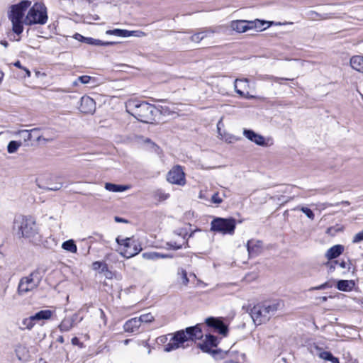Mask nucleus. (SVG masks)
<instances>
[{
    "mask_svg": "<svg viewBox=\"0 0 363 363\" xmlns=\"http://www.w3.org/2000/svg\"><path fill=\"white\" fill-rule=\"evenodd\" d=\"M203 337L202 330L199 325L188 327L172 334L169 342L164 345V351L169 352L180 347L184 348V343L189 341L200 340Z\"/></svg>",
    "mask_w": 363,
    "mask_h": 363,
    "instance_id": "obj_1",
    "label": "nucleus"
},
{
    "mask_svg": "<svg viewBox=\"0 0 363 363\" xmlns=\"http://www.w3.org/2000/svg\"><path fill=\"white\" fill-rule=\"evenodd\" d=\"M14 228H16L21 237L28 239L31 242L38 245L42 241V235L32 216H21L14 221Z\"/></svg>",
    "mask_w": 363,
    "mask_h": 363,
    "instance_id": "obj_2",
    "label": "nucleus"
},
{
    "mask_svg": "<svg viewBox=\"0 0 363 363\" xmlns=\"http://www.w3.org/2000/svg\"><path fill=\"white\" fill-rule=\"evenodd\" d=\"M125 108L128 113L140 122L149 123L154 120L155 108L147 102L130 99L125 103Z\"/></svg>",
    "mask_w": 363,
    "mask_h": 363,
    "instance_id": "obj_3",
    "label": "nucleus"
},
{
    "mask_svg": "<svg viewBox=\"0 0 363 363\" xmlns=\"http://www.w3.org/2000/svg\"><path fill=\"white\" fill-rule=\"evenodd\" d=\"M48 16L47 8L43 3L36 2L29 9L24 23L26 25H45L48 22Z\"/></svg>",
    "mask_w": 363,
    "mask_h": 363,
    "instance_id": "obj_4",
    "label": "nucleus"
},
{
    "mask_svg": "<svg viewBox=\"0 0 363 363\" xmlns=\"http://www.w3.org/2000/svg\"><path fill=\"white\" fill-rule=\"evenodd\" d=\"M116 241L121 247H123L120 250V255L125 258H131L142 250L141 245L133 237L122 238L121 236H118Z\"/></svg>",
    "mask_w": 363,
    "mask_h": 363,
    "instance_id": "obj_5",
    "label": "nucleus"
},
{
    "mask_svg": "<svg viewBox=\"0 0 363 363\" xmlns=\"http://www.w3.org/2000/svg\"><path fill=\"white\" fill-rule=\"evenodd\" d=\"M42 279V277L38 269L34 270L26 277L20 279L18 286V293L19 295H24L29 291L36 289Z\"/></svg>",
    "mask_w": 363,
    "mask_h": 363,
    "instance_id": "obj_6",
    "label": "nucleus"
},
{
    "mask_svg": "<svg viewBox=\"0 0 363 363\" xmlns=\"http://www.w3.org/2000/svg\"><path fill=\"white\" fill-rule=\"evenodd\" d=\"M235 226L236 221L233 218H215L211 223V230L223 235H233Z\"/></svg>",
    "mask_w": 363,
    "mask_h": 363,
    "instance_id": "obj_7",
    "label": "nucleus"
},
{
    "mask_svg": "<svg viewBox=\"0 0 363 363\" xmlns=\"http://www.w3.org/2000/svg\"><path fill=\"white\" fill-rule=\"evenodd\" d=\"M266 23L265 21L256 20L254 21L238 20L231 23V28L233 30L238 33H245L248 30L253 28H259L262 30V26Z\"/></svg>",
    "mask_w": 363,
    "mask_h": 363,
    "instance_id": "obj_8",
    "label": "nucleus"
},
{
    "mask_svg": "<svg viewBox=\"0 0 363 363\" xmlns=\"http://www.w3.org/2000/svg\"><path fill=\"white\" fill-rule=\"evenodd\" d=\"M167 180L172 184L184 186L186 184V174L181 165H174L167 173Z\"/></svg>",
    "mask_w": 363,
    "mask_h": 363,
    "instance_id": "obj_9",
    "label": "nucleus"
},
{
    "mask_svg": "<svg viewBox=\"0 0 363 363\" xmlns=\"http://www.w3.org/2000/svg\"><path fill=\"white\" fill-rule=\"evenodd\" d=\"M30 4L31 1L22 0L18 4L11 6L9 18L10 20H23L25 11Z\"/></svg>",
    "mask_w": 363,
    "mask_h": 363,
    "instance_id": "obj_10",
    "label": "nucleus"
},
{
    "mask_svg": "<svg viewBox=\"0 0 363 363\" xmlns=\"http://www.w3.org/2000/svg\"><path fill=\"white\" fill-rule=\"evenodd\" d=\"M262 305L258 304L250 309V315L256 325H261L269 320Z\"/></svg>",
    "mask_w": 363,
    "mask_h": 363,
    "instance_id": "obj_11",
    "label": "nucleus"
},
{
    "mask_svg": "<svg viewBox=\"0 0 363 363\" xmlns=\"http://www.w3.org/2000/svg\"><path fill=\"white\" fill-rule=\"evenodd\" d=\"M206 323L208 326L213 328L223 336H225L228 334V326L218 318L213 317L208 318L206 320Z\"/></svg>",
    "mask_w": 363,
    "mask_h": 363,
    "instance_id": "obj_12",
    "label": "nucleus"
},
{
    "mask_svg": "<svg viewBox=\"0 0 363 363\" xmlns=\"http://www.w3.org/2000/svg\"><path fill=\"white\" fill-rule=\"evenodd\" d=\"M80 111L84 113H93L96 108V103L89 96H84L81 98Z\"/></svg>",
    "mask_w": 363,
    "mask_h": 363,
    "instance_id": "obj_13",
    "label": "nucleus"
},
{
    "mask_svg": "<svg viewBox=\"0 0 363 363\" xmlns=\"http://www.w3.org/2000/svg\"><path fill=\"white\" fill-rule=\"evenodd\" d=\"M247 250L250 257H256L262 250V242L260 240H250L247 242Z\"/></svg>",
    "mask_w": 363,
    "mask_h": 363,
    "instance_id": "obj_14",
    "label": "nucleus"
},
{
    "mask_svg": "<svg viewBox=\"0 0 363 363\" xmlns=\"http://www.w3.org/2000/svg\"><path fill=\"white\" fill-rule=\"evenodd\" d=\"M243 135L250 141L254 142L255 144L261 146L265 145V139L264 138L256 133L252 130L245 129L243 130Z\"/></svg>",
    "mask_w": 363,
    "mask_h": 363,
    "instance_id": "obj_15",
    "label": "nucleus"
},
{
    "mask_svg": "<svg viewBox=\"0 0 363 363\" xmlns=\"http://www.w3.org/2000/svg\"><path fill=\"white\" fill-rule=\"evenodd\" d=\"M142 257L145 259L157 260L159 259L173 258L174 255L160 253L157 252H147L143 253Z\"/></svg>",
    "mask_w": 363,
    "mask_h": 363,
    "instance_id": "obj_16",
    "label": "nucleus"
},
{
    "mask_svg": "<svg viewBox=\"0 0 363 363\" xmlns=\"http://www.w3.org/2000/svg\"><path fill=\"white\" fill-rule=\"evenodd\" d=\"M140 325V320L135 317L127 320L123 325V328L125 332L134 333L139 329Z\"/></svg>",
    "mask_w": 363,
    "mask_h": 363,
    "instance_id": "obj_17",
    "label": "nucleus"
},
{
    "mask_svg": "<svg viewBox=\"0 0 363 363\" xmlns=\"http://www.w3.org/2000/svg\"><path fill=\"white\" fill-rule=\"evenodd\" d=\"M344 251V246L342 245H335L329 248L325 254L328 259H333L339 257Z\"/></svg>",
    "mask_w": 363,
    "mask_h": 363,
    "instance_id": "obj_18",
    "label": "nucleus"
},
{
    "mask_svg": "<svg viewBox=\"0 0 363 363\" xmlns=\"http://www.w3.org/2000/svg\"><path fill=\"white\" fill-rule=\"evenodd\" d=\"M308 19L311 21L326 20L333 18L331 13H319L315 11H309L306 13Z\"/></svg>",
    "mask_w": 363,
    "mask_h": 363,
    "instance_id": "obj_19",
    "label": "nucleus"
},
{
    "mask_svg": "<svg viewBox=\"0 0 363 363\" xmlns=\"http://www.w3.org/2000/svg\"><path fill=\"white\" fill-rule=\"evenodd\" d=\"M77 319V315H74L71 318H65L59 325L61 332H68L74 326V321Z\"/></svg>",
    "mask_w": 363,
    "mask_h": 363,
    "instance_id": "obj_20",
    "label": "nucleus"
},
{
    "mask_svg": "<svg viewBox=\"0 0 363 363\" xmlns=\"http://www.w3.org/2000/svg\"><path fill=\"white\" fill-rule=\"evenodd\" d=\"M135 33H136V31H130L128 30L119 29V28H116L113 30H108L106 31V33L107 35H113L123 37V38L135 35Z\"/></svg>",
    "mask_w": 363,
    "mask_h": 363,
    "instance_id": "obj_21",
    "label": "nucleus"
},
{
    "mask_svg": "<svg viewBox=\"0 0 363 363\" xmlns=\"http://www.w3.org/2000/svg\"><path fill=\"white\" fill-rule=\"evenodd\" d=\"M40 130V129L38 128H33L30 130H21L18 131L16 134L19 135L24 142H28L33 139V135L36 132H39Z\"/></svg>",
    "mask_w": 363,
    "mask_h": 363,
    "instance_id": "obj_22",
    "label": "nucleus"
},
{
    "mask_svg": "<svg viewBox=\"0 0 363 363\" xmlns=\"http://www.w3.org/2000/svg\"><path fill=\"white\" fill-rule=\"evenodd\" d=\"M350 65L352 69L363 72V57L359 55L353 56L350 59Z\"/></svg>",
    "mask_w": 363,
    "mask_h": 363,
    "instance_id": "obj_23",
    "label": "nucleus"
},
{
    "mask_svg": "<svg viewBox=\"0 0 363 363\" xmlns=\"http://www.w3.org/2000/svg\"><path fill=\"white\" fill-rule=\"evenodd\" d=\"M354 283L352 280H340L337 283V289L342 291H351Z\"/></svg>",
    "mask_w": 363,
    "mask_h": 363,
    "instance_id": "obj_24",
    "label": "nucleus"
},
{
    "mask_svg": "<svg viewBox=\"0 0 363 363\" xmlns=\"http://www.w3.org/2000/svg\"><path fill=\"white\" fill-rule=\"evenodd\" d=\"M198 347L201 349V350L203 352L208 353L212 354L213 357H216L217 354L220 352V350H212L211 347L206 341L203 340L202 342L198 344Z\"/></svg>",
    "mask_w": 363,
    "mask_h": 363,
    "instance_id": "obj_25",
    "label": "nucleus"
},
{
    "mask_svg": "<svg viewBox=\"0 0 363 363\" xmlns=\"http://www.w3.org/2000/svg\"><path fill=\"white\" fill-rule=\"evenodd\" d=\"M105 189L111 192H123L129 189L128 186L106 183Z\"/></svg>",
    "mask_w": 363,
    "mask_h": 363,
    "instance_id": "obj_26",
    "label": "nucleus"
},
{
    "mask_svg": "<svg viewBox=\"0 0 363 363\" xmlns=\"http://www.w3.org/2000/svg\"><path fill=\"white\" fill-rule=\"evenodd\" d=\"M114 42H104L99 39H95L91 37H87L86 44L95 45V46H108L115 44Z\"/></svg>",
    "mask_w": 363,
    "mask_h": 363,
    "instance_id": "obj_27",
    "label": "nucleus"
},
{
    "mask_svg": "<svg viewBox=\"0 0 363 363\" xmlns=\"http://www.w3.org/2000/svg\"><path fill=\"white\" fill-rule=\"evenodd\" d=\"M52 311L50 310H42L33 315L35 320H48L51 318Z\"/></svg>",
    "mask_w": 363,
    "mask_h": 363,
    "instance_id": "obj_28",
    "label": "nucleus"
},
{
    "mask_svg": "<svg viewBox=\"0 0 363 363\" xmlns=\"http://www.w3.org/2000/svg\"><path fill=\"white\" fill-rule=\"evenodd\" d=\"M62 248L67 252L76 253L77 251V245L73 240H69L62 244Z\"/></svg>",
    "mask_w": 363,
    "mask_h": 363,
    "instance_id": "obj_29",
    "label": "nucleus"
},
{
    "mask_svg": "<svg viewBox=\"0 0 363 363\" xmlns=\"http://www.w3.org/2000/svg\"><path fill=\"white\" fill-rule=\"evenodd\" d=\"M264 307V309L265 310V313L268 316V319L269 320L270 318L274 315L276 313V311L278 309L279 304L277 303H272V304H264L262 305Z\"/></svg>",
    "mask_w": 363,
    "mask_h": 363,
    "instance_id": "obj_30",
    "label": "nucleus"
},
{
    "mask_svg": "<svg viewBox=\"0 0 363 363\" xmlns=\"http://www.w3.org/2000/svg\"><path fill=\"white\" fill-rule=\"evenodd\" d=\"M21 141L11 140L7 145V152L9 154H13L17 152L18 148L22 146Z\"/></svg>",
    "mask_w": 363,
    "mask_h": 363,
    "instance_id": "obj_31",
    "label": "nucleus"
},
{
    "mask_svg": "<svg viewBox=\"0 0 363 363\" xmlns=\"http://www.w3.org/2000/svg\"><path fill=\"white\" fill-rule=\"evenodd\" d=\"M12 23V30L17 35L21 34L23 30V20H11Z\"/></svg>",
    "mask_w": 363,
    "mask_h": 363,
    "instance_id": "obj_32",
    "label": "nucleus"
},
{
    "mask_svg": "<svg viewBox=\"0 0 363 363\" xmlns=\"http://www.w3.org/2000/svg\"><path fill=\"white\" fill-rule=\"evenodd\" d=\"M211 32L208 30L201 31L197 33L194 34L191 37V40L194 43H199L204 38L208 36V34H210Z\"/></svg>",
    "mask_w": 363,
    "mask_h": 363,
    "instance_id": "obj_33",
    "label": "nucleus"
},
{
    "mask_svg": "<svg viewBox=\"0 0 363 363\" xmlns=\"http://www.w3.org/2000/svg\"><path fill=\"white\" fill-rule=\"evenodd\" d=\"M35 320V318H33V315L30 316L29 318L23 319L22 321V324L24 327L22 328L21 329L22 330H23V329L31 330L35 325L34 324Z\"/></svg>",
    "mask_w": 363,
    "mask_h": 363,
    "instance_id": "obj_34",
    "label": "nucleus"
},
{
    "mask_svg": "<svg viewBox=\"0 0 363 363\" xmlns=\"http://www.w3.org/2000/svg\"><path fill=\"white\" fill-rule=\"evenodd\" d=\"M320 357L325 360L330 361L332 363H339L338 359L330 352H323L320 354Z\"/></svg>",
    "mask_w": 363,
    "mask_h": 363,
    "instance_id": "obj_35",
    "label": "nucleus"
},
{
    "mask_svg": "<svg viewBox=\"0 0 363 363\" xmlns=\"http://www.w3.org/2000/svg\"><path fill=\"white\" fill-rule=\"evenodd\" d=\"M140 324L143 323H148L154 320V316L151 313L143 314L138 318Z\"/></svg>",
    "mask_w": 363,
    "mask_h": 363,
    "instance_id": "obj_36",
    "label": "nucleus"
},
{
    "mask_svg": "<svg viewBox=\"0 0 363 363\" xmlns=\"http://www.w3.org/2000/svg\"><path fill=\"white\" fill-rule=\"evenodd\" d=\"M204 340L213 347H216L218 344L217 337L212 335H206Z\"/></svg>",
    "mask_w": 363,
    "mask_h": 363,
    "instance_id": "obj_37",
    "label": "nucleus"
},
{
    "mask_svg": "<svg viewBox=\"0 0 363 363\" xmlns=\"http://www.w3.org/2000/svg\"><path fill=\"white\" fill-rule=\"evenodd\" d=\"M178 275H181L183 284L186 286L189 282L186 271L182 268H179L178 269Z\"/></svg>",
    "mask_w": 363,
    "mask_h": 363,
    "instance_id": "obj_38",
    "label": "nucleus"
},
{
    "mask_svg": "<svg viewBox=\"0 0 363 363\" xmlns=\"http://www.w3.org/2000/svg\"><path fill=\"white\" fill-rule=\"evenodd\" d=\"M300 211H302L308 218L313 220L315 215L313 212L308 208L302 206L300 208Z\"/></svg>",
    "mask_w": 363,
    "mask_h": 363,
    "instance_id": "obj_39",
    "label": "nucleus"
},
{
    "mask_svg": "<svg viewBox=\"0 0 363 363\" xmlns=\"http://www.w3.org/2000/svg\"><path fill=\"white\" fill-rule=\"evenodd\" d=\"M238 82H248V79H236L234 82V89H235V91L239 94L241 97H243L245 96V93H244L242 91L238 89L237 88V83Z\"/></svg>",
    "mask_w": 363,
    "mask_h": 363,
    "instance_id": "obj_40",
    "label": "nucleus"
},
{
    "mask_svg": "<svg viewBox=\"0 0 363 363\" xmlns=\"http://www.w3.org/2000/svg\"><path fill=\"white\" fill-rule=\"evenodd\" d=\"M91 79H92L91 77H90V76L84 75V76L79 77L77 80L79 81L82 84H86L90 82Z\"/></svg>",
    "mask_w": 363,
    "mask_h": 363,
    "instance_id": "obj_41",
    "label": "nucleus"
},
{
    "mask_svg": "<svg viewBox=\"0 0 363 363\" xmlns=\"http://www.w3.org/2000/svg\"><path fill=\"white\" fill-rule=\"evenodd\" d=\"M363 240V230L357 233L352 240V242L357 243Z\"/></svg>",
    "mask_w": 363,
    "mask_h": 363,
    "instance_id": "obj_42",
    "label": "nucleus"
},
{
    "mask_svg": "<svg viewBox=\"0 0 363 363\" xmlns=\"http://www.w3.org/2000/svg\"><path fill=\"white\" fill-rule=\"evenodd\" d=\"M211 201L216 204H220L222 203L223 200L220 198L219 194L218 192L213 194V195L211 197Z\"/></svg>",
    "mask_w": 363,
    "mask_h": 363,
    "instance_id": "obj_43",
    "label": "nucleus"
},
{
    "mask_svg": "<svg viewBox=\"0 0 363 363\" xmlns=\"http://www.w3.org/2000/svg\"><path fill=\"white\" fill-rule=\"evenodd\" d=\"M330 287V285L328 284V282H325L318 286H314L310 289V291L313 290H322L325 289L326 288Z\"/></svg>",
    "mask_w": 363,
    "mask_h": 363,
    "instance_id": "obj_44",
    "label": "nucleus"
},
{
    "mask_svg": "<svg viewBox=\"0 0 363 363\" xmlns=\"http://www.w3.org/2000/svg\"><path fill=\"white\" fill-rule=\"evenodd\" d=\"M167 245L168 246L169 249H173V250H179L182 247V245H179L177 242H167Z\"/></svg>",
    "mask_w": 363,
    "mask_h": 363,
    "instance_id": "obj_45",
    "label": "nucleus"
},
{
    "mask_svg": "<svg viewBox=\"0 0 363 363\" xmlns=\"http://www.w3.org/2000/svg\"><path fill=\"white\" fill-rule=\"evenodd\" d=\"M103 262L101 261H96L92 263V269L94 271H97L101 269V267L102 266Z\"/></svg>",
    "mask_w": 363,
    "mask_h": 363,
    "instance_id": "obj_46",
    "label": "nucleus"
},
{
    "mask_svg": "<svg viewBox=\"0 0 363 363\" xmlns=\"http://www.w3.org/2000/svg\"><path fill=\"white\" fill-rule=\"evenodd\" d=\"M73 38L74 39H76L77 40L84 43H86V40L87 39V37H84L79 33H75L74 35Z\"/></svg>",
    "mask_w": 363,
    "mask_h": 363,
    "instance_id": "obj_47",
    "label": "nucleus"
},
{
    "mask_svg": "<svg viewBox=\"0 0 363 363\" xmlns=\"http://www.w3.org/2000/svg\"><path fill=\"white\" fill-rule=\"evenodd\" d=\"M71 342H72V344L73 345H77V346H79V347H82V346H83V343H82V342H81L79 341V340L77 337H73V338L72 339Z\"/></svg>",
    "mask_w": 363,
    "mask_h": 363,
    "instance_id": "obj_48",
    "label": "nucleus"
},
{
    "mask_svg": "<svg viewBox=\"0 0 363 363\" xmlns=\"http://www.w3.org/2000/svg\"><path fill=\"white\" fill-rule=\"evenodd\" d=\"M271 79L276 83H279L281 84V80H291V79H289V78H281V77H272ZM291 80H293V79H291Z\"/></svg>",
    "mask_w": 363,
    "mask_h": 363,
    "instance_id": "obj_49",
    "label": "nucleus"
},
{
    "mask_svg": "<svg viewBox=\"0 0 363 363\" xmlns=\"http://www.w3.org/2000/svg\"><path fill=\"white\" fill-rule=\"evenodd\" d=\"M108 270V267L107 264L105 262H103V264H102V266L101 267V269H100L99 272L104 274Z\"/></svg>",
    "mask_w": 363,
    "mask_h": 363,
    "instance_id": "obj_50",
    "label": "nucleus"
},
{
    "mask_svg": "<svg viewBox=\"0 0 363 363\" xmlns=\"http://www.w3.org/2000/svg\"><path fill=\"white\" fill-rule=\"evenodd\" d=\"M33 137H35V140H36V141H38V142L40 141L42 139H43V140H46V141L48 140H46V139H45V138H42V136H41L40 135H39V134H38V132L35 133L33 135Z\"/></svg>",
    "mask_w": 363,
    "mask_h": 363,
    "instance_id": "obj_51",
    "label": "nucleus"
},
{
    "mask_svg": "<svg viewBox=\"0 0 363 363\" xmlns=\"http://www.w3.org/2000/svg\"><path fill=\"white\" fill-rule=\"evenodd\" d=\"M104 276L106 279H111L113 278V272L108 269L104 273Z\"/></svg>",
    "mask_w": 363,
    "mask_h": 363,
    "instance_id": "obj_52",
    "label": "nucleus"
},
{
    "mask_svg": "<svg viewBox=\"0 0 363 363\" xmlns=\"http://www.w3.org/2000/svg\"><path fill=\"white\" fill-rule=\"evenodd\" d=\"M159 197H160V199H161L162 200H165L169 197V194L163 193V192H160L159 194Z\"/></svg>",
    "mask_w": 363,
    "mask_h": 363,
    "instance_id": "obj_53",
    "label": "nucleus"
},
{
    "mask_svg": "<svg viewBox=\"0 0 363 363\" xmlns=\"http://www.w3.org/2000/svg\"><path fill=\"white\" fill-rule=\"evenodd\" d=\"M338 264V261H334L333 262L330 263V271L333 272L335 269V264Z\"/></svg>",
    "mask_w": 363,
    "mask_h": 363,
    "instance_id": "obj_54",
    "label": "nucleus"
},
{
    "mask_svg": "<svg viewBox=\"0 0 363 363\" xmlns=\"http://www.w3.org/2000/svg\"><path fill=\"white\" fill-rule=\"evenodd\" d=\"M13 65H14L15 67H16L19 68V69H23V68L24 67H23V66L21 65V62H20L19 60H18V61L15 62L13 63Z\"/></svg>",
    "mask_w": 363,
    "mask_h": 363,
    "instance_id": "obj_55",
    "label": "nucleus"
},
{
    "mask_svg": "<svg viewBox=\"0 0 363 363\" xmlns=\"http://www.w3.org/2000/svg\"><path fill=\"white\" fill-rule=\"evenodd\" d=\"M115 220L118 223H127L126 220L117 216L115 217Z\"/></svg>",
    "mask_w": 363,
    "mask_h": 363,
    "instance_id": "obj_56",
    "label": "nucleus"
},
{
    "mask_svg": "<svg viewBox=\"0 0 363 363\" xmlns=\"http://www.w3.org/2000/svg\"><path fill=\"white\" fill-rule=\"evenodd\" d=\"M23 70L26 73V75H25V77H29L30 76V72L29 71L28 69H27L26 67H23Z\"/></svg>",
    "mask_w": 363,
    "mask_h": 363,
    "instance_id": "obj_57",
    "label": "nucleus"
},
{
    "mask_svg": "<svg viewBox=\"0 0 363 363\" xmlns=\"http://www.w3.org/2000/svg\"><path fill=\"white\" fill-rule=\"evenodd\" d=\"M0 44L3 45L4 48H7L9 46V43L6 40H2L0 41Z\"/></svg>",
    "mask_w": 363,
    "mask_h": 363,
    "instance_id": "obj_58",
    "label": "nucleus"
},
{
    "mask_svg": "<svg viewBox=\"0 0 363 363\" xmlns=\"http://www.w3.org/2000/svg\"><path fill=\"white\" fill-rule=\"evenodd\" d=\"M244 98H245V99H254V98H255V96H253V95H250V94L247 92V94H245Z\"/></svg>",
    "mask_w": 363,
    "mask_h": 363,
    "instance_id": "obj_59",
    "label": "nucleus"
},
{
    "mask_svg": "<svg viewBox=\"0 0 363 363\" xmlns=\"http://www.w3.org/2000/svg\"><path fill=\"white\" fill-rule=\"evenodd\" d=\"M339 264V266H340L341 268H342V269H345V268L346 267V262H344V261H342V262H340V263L338 262V264Z\"/></svg>",
    "mask_w": 363,
    "mask_h": 363,
    "instance_id": "obj_60",
    "label": "nucleus"
},
{
    "mask_svg": "<svg viewBox=\"0 0 363 363\" xmlns=\"http://www.w3.org/2000/svg\"><path fill=\"white\" fill-rule=\"evenodd\" d=\"M57 341L60 343H63L64 342V337L63 336H59L57 338Z\"/></svg>",
    "mask_w": 363,
    "mask_h": 363,
    "instance_id": "obj_61",
    "label": "nucleus"
},
{
    "mask_svg": "<svg viewBox=\"0 0 363 363\" xmlns=\"http://www.w3.org/2000/svg\"><path fill=\"white\" fill-rule=\"evenodd\" d=\"M61 186H54V187H51V188H49L50 190H53V191H57L58 189H60Z\"/></svg>",
    "mask_w": 363,
    "mask_h": 363,
    "instance_id": "obj_62",
    "label": "nucleus"
},
{
    "mask_svg": "<svg viewBox=\"0 0 363 363\" xmlns=\"http://www.w3.org/2000/svg\"><path fill=\"white\" fill-rule=\"evenodd\" d=\"M319 298H320V299L321 300V301H323V302L326 301H327V299H328V298H327L326 296H322V297H320Z\"/></svg>",
    "mask_w": 363,
    "mask_h": 363,
    "instance_id": "obj_63",
    "label": "nucleus"
},
{
    "mask_svg": "<svg viewBox=\"0 0 363 363\" xmlns=\"http://www.w3.org/2000/svg\"><path fill=\"white\" fill-rule=\"evenodd\" d=\"M3 77H4V73L2 72H0V84L2 82Z\"/></svg>",
    "mask_w": 363,
    "mask_h": 363,
    "instance_id": "obj_64",
    "label": "nucleus"
}]
</instances>
